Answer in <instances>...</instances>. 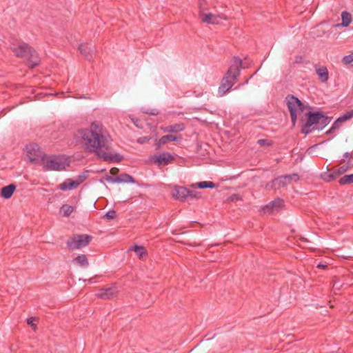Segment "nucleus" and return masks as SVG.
I'll return each mask as SVG.
<instances>
[{"label":"nucleus","mask_w":353,"mask_h":353,"mask_svg":"<svg viewBox=\"0 0 353 353\" xmlns=\"http://www.w3.org/2000/svg\"><path fill=\"white\" fill-rule=\"evenodd\" d=\"M111 143V137L101 122L94 121L90 125V153H94L99 159L108 163H119L123 157L112 151Z\"/></svg>","instance_id":"obj_1"},{"label":"nucleus","mask_w":353,"mask_h":353,"mask_svg":"<svg viewBox=\"0 0 353 353\" xmlns=\"http://www.w3.org/2000/svg\"><path fill=\"white\" fill-rule=\"evenodd\" d=\"M243 67L242 59L239 57H234L232 64L223 77L219 87L218 94L219 97H223L225 94L237 81L241 69Z\"/></svg>","instance_id":"obj_2"},{"label":"nucleus","mask_w":353,"mask_h":353,"mask_svg":"<svg viewBox=\"0 0 353 353\" xmlns=\"http://www.w3.org/2000/svg\"><path fill=\"white\" fill-rule=\"evenodd\" d=\"M41 163L46 171H60L69 166L70 161L65 155L45 154Z\"/></svg>","instance_id":"obj_3"},{"label":"nucleus","mask_w":353,"mask_h":353,"mask_svg":"<svg viewBox=\"0 0 353 353\" xmlns=\"http://www.w3.org/2000/svg\"><path fill=\"white\" fill-rule=\"evenodd\" d=\"M11 48L17 57L28 59L30 68H34L39 64L40 60L37 52L28 44L25 43L18 45L12 44Z\"/></svg>","instance_id":"obj_4"},{"label":"nucleus","mask_w":353,"mask_h":353,"mask_svg":"<svg viewBox=\"0 0 353 353\" xmlns=\"http://www.w3.org/2000/svg\"><path fill=\"white\" fill-rule=\"evenodd\" d=\"M285 101L290 113L292 124L294 125L296 121L297 115L303 110V104L298 98L292 95L288 96Z\"/></svg>","instance_id":"obj_5"},{"label":"nucleus","mask_w":353,"mask_h":353,"mask_svg":"<svg viewBox=\"0 0 353 353\" xmlns=\"http://www.w3.org/2000/svg\"><path fill=\"white\" fill-rule=\"evenodd\" d=\"M27 158L32 163H41V159L44 157L39 146L36 143H31L26 145Z\"/></svg>","instance_id":"obj_6"},{"label":"nucleus","mask_w":353,"mask_h":353,"mask_svg":"<svg viewBox=\"0 0 353 353\" xmlns=\"http://www.w3.org/2000/svg\"><path fill=\"white\" fill-rule=\"evenodd\" d=\"M321 113L319 112H309L307 113V120L302 128V132L303 134H307L316 129L313 125L319 124L321 119Z\"/></svg>","instance_id":"obj_7"},{"label":"nucleus","mask_w":353,"mask_h":353,"mask_svg":"<svg viewBox=\"0 0 353 353\" xmlns=\"http://www.w3.org/2000/svg\"><path fill=\"white\" fill-rule=\"evenodd\" d=\"M70 250L80 249L88 244V234H77L69 239L66 242Z\"/></svg>","instance_id":"obj_8"},{"label":"nucleus","mask_w":353,"mask_h":353,"mask_svg":"<svg viewBox=\"0 0 353 353\" xmlns=\"http://www.w3.org/2000/svg\"><path fill=\"white\" fill-rule=\"evenodd\" d=\"M350 167V161L335 167L328 170V173L324 174L323 179L327 182H330L336 179L339 176L344 174Z\"/></svg>","instance_id":"obj_9"},{"label":"nucleus","mask_w":353,"mask_h":353,"mask_svg":"<svg viewBox=\"0 0 353 353\" xmlns=\"http://www.w3.org/2000/svg\"><path fill=\"white\" fill-rule=\"evenodd\" d=\"M199 17L202 22L208 24H218L219 23L221 19H228V17L225 14H213L210 12H208L207 11L202 12L199 15Z\"/></svg>","instance_id":"obj_10"},{"label":"nucleus","mask_w":353,"mask_h":353,"mask_svg":"<svg viewBox=\"0 0 353 353\" xmlns=\"http://www.w3.org/2000/svg\"><path fill=\"white\" fill-rule=\"evenodd\" d=\"M74 139L77 144L83 147L85 151H88V130L87 128L77 130L74 133Z\"/></svg>","instance_id":"obj_11"},{"label":"nucleus","mask_w":353,"mask_h":353,"mask_svg":"<svg viewBox=\"0 0 353 353\" xmlns=\"http://www.w3.org/2000/svg\"><path fill=\"white\" fill-rule=\"evenodd\" d=\"M119 292L117 287L116 285L113 284L110 286L105 287L99 290L97 293H96V296L98 298L103 299H110L115 297Z\"/></svg>","instance_id":"obj_12"},{"label":"nucleus","mask_w":353,"mask_h":353,"mask_svg":"<svg viewBox=\"0 0 353 353\" xmlns=\"http://www.w3.org/2000/svg\"><path fill=\"white\" fill-rule=\"evenodd\" d=\"M152 161L158 165H166L174 160V157L169 152H162L152 157Z\"/></svg>","instance_id":"obj_13"},{"label":"nucleus","mask_w":353,"mask_h":353,"mask_svg":"<svg viewBox=\"0 0 353 353\" xmlns=\"http://www.w3.org/2000/svg\"><path fill=\"white\" fill-rule=\"evenodd\" d=\"M288 185V182L285 179L283 175L274 179L271 182L268 183L265 185L266 190H277L281 188L285 187Z\"/></svg>","instance_id":"obj_14"},{"label":"nucleus","mask_w":353,"mask_h":353,"mask_svg":"<svg viewBox=\"0 0 353 353\" xmlns=\"http://www.w3.org/2000/svg\"><path fill=\"white\" fill-rule=\"evenodd\" d=\"M283 201L282 199H276L275 200L270 202L268 204L265 205L263 208L264 213L271 214L274 211H278L281 208Z\"/></svg>","instance_id":"obj_15"},{"label":"nucleus","mask_w":353,"mask_h":353,"mask_svg":"<svg viewBox=\"0 0 353 353\" xmlns=\"http://www.w3.org/2000/svg\"><path fill=\"white\" fill-rule=\"evenodd\" d=\"M181 137H176L173 134H167L161 137L155 143L156 149H161V146L171 141H178Z\"/></svg>","instance_id":"obj_16"},{"label":"nucleus","mask_w":353,"mask_h":353,"mask_svg":"<svg viewBox=\"0 0 353 353\" xmlns=\"http://www.w3.org/2000/svg\"><path fill=\"white\" fill-rule=\"evenodd\" d=\"M160 129L165 133H178L185 130V125L183 123H179L167 126H163L161 127Z\"/></svg>","instance_id":"obj_17"},{"label":"nucleus","mask_w":353,"mask_h":353,"mask_svg":"<svg viewBox=\"0 0 353 353\" xmlns=\"http://www.w3.org/2000/svg\"><path fill=\"white\" fill-rule=\"evenodd\" d=\"M107 180L108 181L112 182V183H134V179L132 176H131L130 174L123 173L120 174L119 176L113 178L111 176H108Z\"/></svg>","instance_id":"obj_18"},{"label":"nucleus","mask_w":353,"mask_h":353,"mask_svg":"<svg viewBox=\"0 0 353 353\" xmlns=\"http://www.w3.org/2000/svg\"><path fill=\"white\" fill-rule=\"evenodd\" d=\"M190 194V190L185 187H176L173 192V196L178 200L185 201L188 198Z\"/></svg>","instance_id":"obj_19"},{"label":"nucleus","mask_w":353,"mask_h":353,"mask_svg":"<svg viewBox=\"0 0 353 353\" xmlns=\"http://www.w3.org/2000/svg\"><path fill=\"white\" fill-rule=\"evenodd\" d=\"M314 68L320 81L322 83H326L329 79V72L327 68L325 66H321L317 65H316Z\"/></svg>","instance_id":"obj_20"},{"label":"nucleus","mask_w":353,"mask_h":353,"mask_svg":"<svg viewBox=\"0 0 353 353\" xmlns=\"http://www.w3.org/2000/svg\"><path fill=\"white\" fill-rule=\"evenodd\" d=\"M79 182L68 179L59 185V189L63 191L70 190L76 188Z\"/></svg>","instance_id":"obj_21"},{"label":"nucleus","mask_w":353,"mask_h":353,"mask_svg":"<svg viewBox=\"0 0 353 353\" xmlns=\"http://www.w3.org/2000/svg\"><path fill=\"white\" fill-rule=\"evenodd\" d=\"M16 189V185L14 184H10L7 186L2 188L1 196L3 198L8 199H10Z\"/></svg>","instance_id":"obj_22"},{"label":"nucleus","mask_w":353,"mask_h":353,"mask_svg":"<svg viewBox=\"0 0 353 353\" xmlns=\"http://www.w3.org/2000/svg\"><path fill=\"white\" fill-rule=\"evenodd\" d=\"M129 251H134L138 255L139 259H143L144 256L147 255V251L145 248L142 245H135L134 246L130 248Z\"/></svg>","instance_id":"obj_23"},{"label":"nucleus","mask_w":353,"mask_h":353,"mask_svg":"<svg viewBox=\"0 0 353 353\" xmlns=\"http://www.w3.org/2000/svg\"><path fill=\"white\" fill-rule=\"evenodd\" d=\"M342 22L340 26L342 27H347L352 22V16L347 11H343L341 13Z\"/></svg>","instance_id":"obj_24"},{"label":"nucleus","mask_w":353,"mask_h":353,"mask_svg":"<svg viewBox=\"0 0 353 353\" xmlns=\"http://www.w3.org/2000/svg\"><path fill=\"white\" fill-rule=\"evenodd\" d=\"M73 262L80 266L85 267L88 264V259L85 254H81L74 259Z\"/></svg>","instance_id":"obj_25"},{"label":"nucleus","mask_w":353,"mask_h":353,"mask_svg":"<svg viewBox=\"0 0 353 353\" xmlns=\"http://www.w3.org/2000/svg\"><path fill=\"white\" fill-rule=\"evenodd\" d=\"M73 211V207L69 205H63L60 209V213L63 216H69Z\"/></svg>","instance_id":"obj_26"},{"label":"nucleus","mask_w":353,"mask_h":353,"mask_svg":"<svg viewBox=\"0 0 353 353\" xmlns=\"http://www.w3.org/2000/svg\"><path fill=\"white\" fill-rule=\"evenodd\" d=\"M330 119H331V118H329L328 117L325 116L321 113V119L318 124V125H320L321 127H316V129H317V130L322 129L324 126L327 125L330 123Z\"/></svg>","instance_id":"obj_27"},{"label":"nucleus","mask_w":353,"mask_h":353,"mask_svg":"<svg viewBox=\"0 0 353 353\" xmlns=\"http://www.w3.org/2000/svg\"><path fill=\"white\" fill-rule=\"evenodd\" d=\"M198 7H199V15L202 12L208 11V3L206 0H199L198 1Z\"/></svg>","instance_id":"obj_28"},{"label":"nucleus","mask_w":353,"mask_h":353,"mask_svg":"<svg viewBox=\"0 0 353 353\" xmlns=\"http://www.w3.org/2000/svg\"><path fill=\"white\" fill-rule=\"evenodd\" d=\"M339 182L341 185L353 183V174L343 176L339 179Z\"/></svg>","instance_id":"obj_29"},{"label":"nucleus","mask_w":353,"mask_h":353,"mask_svg":"<svg viewBox=\"0 0 353 353\" xmlns=\"http://www.w3.org/2000/svg\"><path fill=\"white\" fill-rule=\"evenodd\" d=\"M199 188H214L216 187V184L211 181H201L196 184Z\"/></svg>","instance_id":"obj_30"},{"label":"nucleus","mask_w":353,"mask_h":353,"mask_svg":"<svg viewBox=\"0 0 353 353\" xmlns=\"http://www.w3.org/2000/svg\"><path fill=\"white\" fill-rule=\"evenodd\" d=\"M288 184L291 183L292 181H297L299 179V176L297 174L283 175Z\"/></svg>","instance_id":"obj_31"},{"label":"nucleus","mask_w":353,"mask_h":353,"mask_svg":"<svg viewBox=\"0 0 353 353\" xmlns=\"http://www.w3.org/2000/svg\"><path fill=\"white\" fill-rule=\"evenodd\" d=\"M353 118V109L350 110V111L347 112L342 116L339 117V119L341 121L342 123L351 119Z\"/></svg>","instance_id":"obj_32"},{"label":"nucleus","mask_w":353,"mask_h":353,"mask_svg":"<svg viewBox=\"0 0 353 353\" xmlns=\"http://www.w3.org/2000/svg\"><path fill=\"white\" fill-rule=\"evenodd\" d=\"M342 62L345 65H349L352 63L353 62V52L351 54L343 57Z\"/></svg>","instance_id":"obj_33"},{"label":"nucleus","mask_w":353,"mask_h":353,"mask_svg":"<svg viewBox=\"0 0 353 353\" xmlns=\"http://www.w3.org/2000/svg\"><path fill=\"white\" fill-rule=\"evenodd\" d=\"M79 50L85 57L88 55V47L85 44H81L79 46Z\"/></svg>","instance_id":"obj_34"},{"label":"nucleus","mask_w":353,"mask_h":353,"mask_svg":"<svg viewBox=\"0 0 353 353\" xmlns=\"http://www.w3.org/2000/svg\"><path fill=\"white\" fill-rule=\"evenodd\" d=\"M201 196V194L199 192L196 190H190V194H188V198L191 199H199Z\"/></svg>","instance_id":"obj_35"},{"label":"nucleus","mask_w":353,"mask_h":353,"mask_svg":"<svg viewBox=\"0 0 353 353\" xmlns=\"http://www.w3.org/2000/svg\"><path fill=\"white\" fill-rule=\"evenodd\" d=\"M117 212L114 210H110L105 213L104 218L108 220L113 219L116 217Z\"/></svg>","instance_id":"obj_36"},{"label":"nucleus","mask_w":353,"mask_h":353,"mask_svg":"<svg viewBox=\"0 0 353 353\" xmlns=\"http://www.w3.org/2000/svg\"><path fill=\"white\" fill-rule=\"evenodd\" d=\"M343 123L341 122V121L338 118L334 122V123L332 124V130H338L340 128V127L341 126V124Z\"/></svg>","instance_id":"obj_37"},{"label":"nucleus","mask_w":353,"mask_h":353,"mask_svg":"<svg viewBox=\"0 0 353 353\" xmlns=\"http://www.w3.org/2000/svg\"><path fill=\"white\" fill-rule=\"evenodd\" d=\"M37 318L34 316H32L29 318L27 321L28 325H30L34 330L36 329L37 326L34 324V321H36Z\"/></svg>","instance_id":"obj_38"},{"label":"nucleus","mask_w":353,"mask_h":353,"mask_svg":"<svg viewBox=\"0 0 353 353\" xmlns=\"http://www.w3.org/2000/svg\"><path fill=\"white\" fill-rule=\"evenodd\" d=\"M150 138L148 137H142L137 139V142L139 143L143 144V143L148 142L150 141Z\"/></svg>","instance_id":"obj_39"},{"label":"nucleus","mask_w":353,"mask_h":353,"mask_svg":"<svg viewBox=\"0 0 353 353\" xmlns=\"http://www.w3.org/2000/svg\"><path fill=\"white\" fill-rule=\"evenodd\" d=\"M258 143L261 145H270V142L267 139H259L258 140Z\"/></svg>","instance_id":"obj_40"},{"label":"nucleus","mask_w":353,"mask_h":353,"mask_svg":"<svg viewBox=\"0 0 353 353\" xmlns=\"http://www.w3.org/2000/svg\"><path fill=\"white\" fill-rule=\"evenodd\" d=\"M145 113L151 114V115H157L159 114V112L156 109H153L150 111H146Z\"/></svg>","instance_id":"obj_41"},{"label":"nucleus","mask_w":353,"mask_h":353,"mask_svg":"<svg viewBox=\"0 0 353 353\" xmlns=\"http://www.w3.org/2000/svg\"><path fill=\"white\" fill-rule=\"evenodd\" d=\"M119 171V169L117 168H112L111 170H110V173L113 175L116 174Z\"/></svg>","instance_id":"obj_42"},{"label":"nucleus","mask_w":353,"mask_h":353,"mask_svg":"<svg viewBox=\"0 0 353 353\" xmlns=\"http://www.w3.org/2000/svg\"><path fill=\"white\" fill-rule=\"evenodd\" d=\"M343 157L345 158L350 159L352 157V153L347 152L343 154Z\"/></svg>","instance_id":"obj_43"},{"label":"nucleus","mask_w":353,"mask_h":353,"mask_svg":"<svg viewBox=\"0 0 353 353\" xmlns=\"http://www.w3.org/2000/svg\"><path fill=\"white\" fill-rule=\"evenodd\" d=\"M248 81H249V79H247L246 81H245L244 83L243 84H240L238 86H236L234 90H237L239 89L242 85H244V84H248Z\"/></svg>","instance_id":"obj_44"},{"label":"nucleus","mask_w":353,"mask_h":353,"mask_svg":"<svg viewBox=\"0 0 353 353\" xmlns=\"http://www.w3.org/2000/svg\"><path fill=\"white\" fill-rule=\"evenodd\" d=\"M325 267H326L325 265H323L321 263H319L317 265V268H325Z\"/></svg>","instance_id":"obj_45"},{"label":"nucleus","mask_w":353,"mask_h":353,"mask_svg":"<svg viewBox=\"0 0 353 353\" xmlns=\"http://www.w3.org/2000/svg\"><path fill=\"white\" fill-rule=\"evenodd\" d=\"M336 130H332V128L328 130L327 131L326 134H331L333 132H334Z\"/></svg>","instance_id":"obj_46"},{"label":"nucleus","mask_w":353,"mask_h":353,"mask_svg":"<svg viewBox=\"0 0 353 353\" xmlns=\"http://www.w3.org/2000/svg\"><path fill=\"white\" fill-rule=\"evenodd\" d=\"M336 130H332V128L328 130L327 131L326 134H331L333 132H334Z\"/></svg>","instance_id":"obj_47"},{"label":"nucleus","mask_w":353,"mask_h":353,"mask_svg":"<svg viewBox=\"0 0 353 353\" xmlns=\"http://www.w3.org/2000/svg\"><path fill=\"white\" fill-rule=\"evenodd\" d=\"M87 173H88V171H87V170H86V171H85V172H83V176H84L85 177H86V174H87Z\"/></svg>","instance_id":"obj_48"},{"label":"nucleus","mask_w":353,"mask_h":353,"mask_svg":"<svg viewBox=\"0 0 353 353\" xmlns=\"http://www.w3.org/2000/svg\"><path fill=\"white\" fill-rule=\"evenodd\" d=\"M344 163H345V160H344V159H342V160L341 161V164Z\"/></svg>","instance_id":"obj_49"},{"label":"nucleus","mask_w":353,"mask_h":353,"mask_svg":"<svg viewBox=\"0 0 353 353\" xmlns=\"http://www.w3.org/2000/svg\"><path fill=\"white\" fill-rule=\"evenodd\" d=\"M134 124H135L137 126H138V123H136L135 121H134Z\"/></svg>","instance_id":"obj_50"},{"label":"nucleus","mask_w":353,"mask_h":353,"mask_svg":"<svg viewBox=\"0 0 353 353\" xmlns=\"http://www.w3.org/2000/svg\"><path fill=\"white\" fill-rule=\"evenodd\" d=\"M134 124H135L137 126H138V123H136L135 121H134Z\"/></svg>","instance_id":"obj_51"},{"label":"nucleus","mask_w":353,"mask_h":353,"mask_svg":"<svg viewBox=\"0 0 353 353\" xmlns=\"http://www.w3.org/2000/svg\"><path fill=\"white\" fill-rule=\"evenodd\" d=\"M79 98H80V99H82V98H85V97H83V96H81V97H79Z\"/></svg>","instance_id":"obj_52"}]
</instances>
